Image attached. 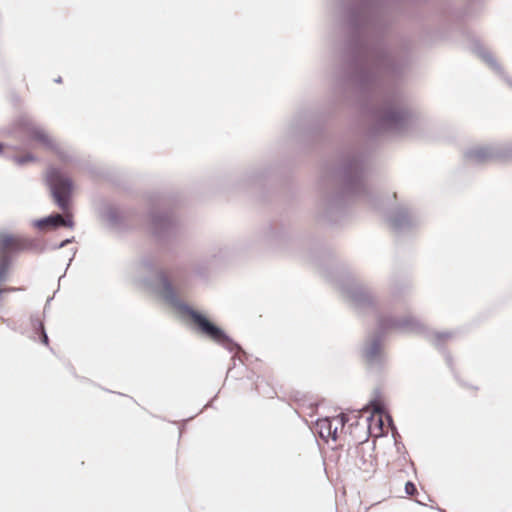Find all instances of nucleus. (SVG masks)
I'll list each match as a JSON object with an SVG mask.
<instances>
[{"mask_svg":"<svg viewBox=\"0 0 512 512\" xmlns=\"http://www.w3.org/2000/svg\"><path fill=\"white\" fill-rule=\"evenodd\" d=\"M47 182L51 188L52 195L55 202L58 204L61 210L65 213V216L60 214L51 215L41 221H39L40 227H59L64 226L72 228L74 222L72 214L69 212V197L72 191L71 180L64 176L59 170L51 168L47 172Z\"/></svg>","mask_w":512,"mask_h":512,"instance_id":"1","label":"nucleus"},{"mask_svg":"<svg viewBox=\"0 0 512 512\" xmlns=\"http://www.w3.org/2000/svg\"><path fill=\"white\" fill-rule=\"evenodd\" d=\"M354 466L365 475H372L377 468L375 445L368 442L358 444L352 454Z\"/></svg>","mask_w":512,"mask_h":512,"instance_id":"2","label":"nucleus"},{"mask_svg":"<svg viewBox=\"0 0 512 512\" xmlns=\"http://www.w3.org/2000/svg\"><path fill=\"white\" fill-rule=\"evenodd\" d=\"M23 248L20 238L9 235L0 234V284L8 277L11 255Z\"/></svg>","mask_w":512,"mask_h":512,"instance_id":"3","label":"nucleus"},{"mask_svg":"<svg viewBox=\"0 0 512 512\" xmlns=\"http://www.w3.org/2000/svg\"><path fill=\"white\" fill-rule=\"evenodd\" d=\"M186 315L190 318V320L202 334L208 336L213 341H216L218 343H224L227 340V337L224 334V332L220 328L212 324L201 313L188 308L186 310Z\"/></svg>","mask_w":512,"mask_h":512,"instance_id":"4","label":"nucleus"},{"mask_svg":"<svg viewBox=\"0 0 512 512\" xmlns=\"http://www.w3.org/2000/svg\"><path fill=\"white\" fill-rule=\"evenodd\" d=\"M347 422V416L340 414L333 418H323L316 422L315 429L319 436L328 442L329 439L336 440L339 431H341Z\"/></svg>","mask_w":512,"mask_h":512,"instance_id":"5","label":"nucleus"},{"mask_svg":"<svg viewBox=\"0 0 512 512\" xmlns=\"http://www.w3.org/2000/svg\"><path fill=\"white\" fill-rule=\"evenodd\" d=\"M412 468V464L403 456H399L388 464L391 479L402 480Z\"/></svg>","mask_w":512,"mask_h":512,"instance_id":"6","label":"nucleus"},{"mask_svg":"<svg viewBox=\"0 0 512 512\" xmlns=\"http://www.w3.org/2000/svg\"><path fill=\"white\" fill-rule=\"evenodd\" d=\"M31 137L33 140L42 143L48 148H53V140L51 137L42 129L34 128L31 131Z\"/></svg>","mask_w":512,"mask_h":512,"instance_id":"7","label":"nucleus"},{"mask_svg":"<svg viewBox=\"0 0 512 512\" xmlns=\"http://www.w3.org/2000/svg\"><path fill=\"white\" fill-rule=\"evenodd\" d=\"M36 158L32 155V154H26L24 156H14L13 157V161L18 164V165H23V164H26L28 162H33L35 161Z\"/></svg>","mask_w":512,"mask_h":512,"instance_id":"8","label":"nucleus"},{"mask_svg":"<svg viewBox=\"0 0 512 512\" xmlns=\"http://www.w3.org/2000/svg\"><path fill=\"white\" fill-rule=\"evenodd\" d=\"M405 492L409 496H414L417 493V488L415 484L411 481H407L405 483Z\"/></svg>","mask_w":512,"mask_h":512,"instance_id":"9","label":"nucleus"},{"mask_svg":"<svg viewBox=\"0 0 512 512\" xmlns=\"http://www.w3.org/2000/svg\"><path fill=\"white\" fill-rule=\"evenodd\" d=\"M42 342L45 345H48V337H47V335L44 332H42Z\"/></svg>","mask_w":512,"mask_h":512,"instance_id":"10","label":"nucleus"}]
</instances>
